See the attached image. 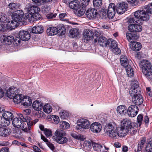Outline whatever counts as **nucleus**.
<instances>
[{
    "instance_id": "1",
    "label": "nucleus",
    "mask_w": 152,
    "mask_h": 152,
    "mask_svg": "<svg viewBox=\"0 0 152 152\" xmlns=\"http://www.w3.org/2000/svg\"><path fill=\"white\" fill-rule=\"evenodd\" d=\"M19 117L13 119L12 121L13 126L17 128L23 129V131L28 132L31 130V125H32L31 118L28 116H24L20 114Z\"/></svg>"
},
{
    "instance_id": "2",
    "label": "nucleus",
    "mask_w": 152,
    "mask_h": 152,
    "mask_svg": "<svg viewBox=\"0 0 152 152\" xmlns=\"http://www.w3.org/2000/svg\"><path fill=\"white\" fill-rule=\"evenodd\" d=\"M104 129L105 132L108 134L109 136L111 137L116 139L119 136V129L118 130L116 124L114 122L106 124Z\"/></svg>"
},
{
    "instance_id": "3",
    "label": "nucleus",
    "mask_w": 152,
    "mask_h": 152,
    "mask_svg": "<svg viewBox=\"0 0 152 152\" xmlns=\"http://www.w3.org/2000/svg\"><path fill=\"white\" fill-rule=\"evenodd\" d=\"M132 126L130 120L127 118L123 119L121 121V127L118 128V130L119 129V137H123L126 136Z\"/></svg>"
},
{
    "instance_id": "4",
    "label": "nucleus",
    "mask_w": 152,
    "mask_h": 152,
    "mask_svg": "<svg viewBox=\"0 0 152 152\" xmlns=\"http://www.w3.org/2000/svg\"><path fill=\"white\" fill-rule=\"evenodd\" d=\"M66 133L62 130L57 129L54 133L53 138L57 142L60 144H66L68 141V139L65 137Z\"/></svg>"
},
{
    "instance_id": "5",
    "label": "nucleus",
    "mask_w": 152,
    "mask_h": 152,
    "mask_svg": "<svg viewBox=\"0 0 152 152\" xmlns=\"http://www.w3.org/2000/svg\"><path fill=\"white\" fill-rule=\"evenodd\" d=\"M140 67L142 69L143 74L147 77H149L152 75L151 65L150 63L147 60H143L139 63Z\"/></svg>"
},
{
    "instance_id": "6",
    "label": "nucleus",
    "mask_w": 152,
    "mask_h": 152,
    "mask_svg": "<svg viewBox=\"0 0 152 152\" xmlns=\"http://www.w3.org/2000/svg\"><path fill=\"white\" fill-rule=\"evenodd\" d=\"M14 102L15 103H20L22 105L25 106H29L32 103V100L28 96H24L22 94L18 95L14 99Z\"/></svg>"
},
{
    "instance_id": "7",
    "label": "nucleus",
    "mask_w": 152,
    "mask_h": 152,
    "mask_svg": "<svg viewBox=\"0 0 152 152\" xmlns=\"http://www.w3.org/2000/svg\"><path fill=\"white\" fill-rule=\"evenodd\" d=\"M66 32L65 27L61 26H59L57 28L51 27L48 28L47 30V34L49 36H53L59 33L61 35L64 34Z\"/></svg>"
},
{
    "instance_id": "8",
    "label": "nucleus",
    "mask_w": 152,
    "mask_h": 152,
    "mask_svg": "<svg viewBox=\"0 0 152 152\" xmlns=\"http://www.w3.org/2000/svg\"><path fill=\"white\" fill-rule=\"evenodd\" d=\"M120 62L122 66L126 68V70L128 76L130 77L134 75V72L132 67L129 64L128 59L127 57L124 55L121 56Z\"/></svg>"
},
{
    "instance_id": "9",
    "label": "nucleus",
    "mask_w": 152,
    "mask_h": 152,
    "mask_svg": "<svg viewBox=\"0 0 152 152\" xmlns=\"http://www.w3.org/2000/svg\"><path fill=\"white\" fill-rule=\"evenodd\" d=\"M135 18L139 21V20L146 21L149 18L148 14L145 10H139L134 12Z\"/></svg>"
},
{
    "instance_id": "10",
    "label": "nucleus",
    "mask_w": 152,
    "mask_h": 152,
    "mask_svg": "<svg viewBox=\"0 0 152 152\" xmlns=\"http://www.w3.org/2000/svg\"><path fill=\"white\" fill-rule=\"evenodd\" d=\"M131 87L129 90V93L131 96H134L140 95V88L139 86L138 82L135 80H132Z\"/></svg>"
},
{
    "instance_id": "11",
    "label": "nucleus",
    "mask_w": 152,
    "mask_h": 152,
    "mask_svg": "<svg viewBox=\"0 0 152 152\" xmlns=\"http://www.w3.org/2000/svg\"><path fill=\"white\" fill-rule=\"evenodd\" d=\"M23 12L22 10H17L15 13L12 15V18L15 22L18 24H23V21L22 19V16Z\"/></svg>"
},
{
    "instance_id": "12",
    "label": "nucleus",
    "mask_w": 152,
    "mask_h": 152,
    "mask_svg": "<svg viewBox=\"0 0 152 152\" xmlns=\"http://www.w3.org/2000/svg\"><path fill=\"white\" fill-rule=\"evenodd\" d=\"M138 110V107L137 106L132 105L128 107L127 110V114L129 116L134 117L137 114Z\"/></svg>"
},
{
    "instance_id": "13",
    "label": "nucleus",
    "mask_w": 152,
    "mask_h": 152,
    "mask_svg": "<svg viewBox=\"0 0 152 152\" xmlns=\"http://www.w3.org/2000/svg\"><path fill=\"white\" fill-rule=\"evenodd\" d=\"M90 124L89 120L85 118L80 119L77 121V126L81 129H88L90 127Z\"/></svg>"
},
{
    "instance_id": "14",
    "label": "nucleus",
    "mask_w": 152,
    "mask_h": 152,
    "mask_svg": "<svg viewBox=\"0 0 152 152\" xmlns=\"http://www.w3.org/2000/svg\"><path fill=\"white\" fill-rule=\"evenodd\" d=\"M19 91L16 88L12 87L9 88L7 91V96L10 99H12L14 101V99L19 94Z\"/></svg>"
},
{
    "instance_id": "15",
    "label": "nucleus",
    "mask_w": 152,
    "mask_h": 152,
    "mask_svg": "<svg viewBox=\"0 0 152 152\" xmlns=\"http://www.w3.org/2000/svg\"><path fill=\"white\" fill-rule=\"evenodd\" d=\"M128 4L125 2L118 3L116 5V11L119 14H122L127 10Z\"/></svg>"
},
{
    "instance_id": "16",
    "label": "nucleus",
    "mask_w": 152,
    "mask_h": 152,
    "mask_svg": "<svg viewBox=\"0 0 152 152\" xmlns=\"http://www.w3.org/2000/svg\"><path fill=\"white\" fill-rule=\"evenodd\" d=\"M115 6L113 3H110L108 7L107 15L109 19H112L114 17L116 12Z\"/></svg>"
},
{
    "instance_id": "17",
    "label": "nucleus",
    "mask_w": 152,
    "mask_h": 152,
    "mask_svg": "<svg viewBox=\"0 0 152 152\" xmlns=\"http://www.w3.org/2000/svg\"><path fill=\"white\" fill-rule=\"evenodd\" d=\"M14 40V37L12 36H6L4 35H2L0 38V41L1 43L7 45H11Z\"/></svg>"
},
{
    "instance_id": "18",
    "label": "nucleus",
    "mask_w": 152,
    "mask_h": 152,
    "mask_svg": "<svg viewBox=\"0 0 152 152\" xmlns=\"http://www.w3.org/2000/svg\"><path fill=\"white\" fill-rule=\"evenodd\" d=\"M90 127L91 130L94 133L100 132L102 129L101 124L97 122L92 123L90 126Z\"/></svg>"
},
{
    "instance_id": "19",
    "label": "nucleus",
    "mask_w": 152,
    "mask_h": 152,
    "mask_svg": "<svg viewBox=\"0 0 152 152\" xmlns=\"http://www.w3.org/2000/svg\"><path fill=\"white\" fill-rule=\"evenodd\" d=\"M19 38L23 41H27L30 38V34L27 31L24 30H21L19 33Z\"/></svg>"
},
{
    "instance_id": "20",
    "label": "nucleus",
    "mask_w": 152,
    "mask_h": 152,
    "mask_svg": "<svg viewBox=\"0 0 152 152\" xmlns=\"http://www.w3.org/2000/svg\"><path fill=\"white\" fill-rule=\"evenodd\" d=\"M86 14V17L90 19L94 18L97 14V11L93 8H89L87 10Z\"/></svg>"
},
{
    "instance_id": "21",
    "label": "nucleus",
    "mask_w": 152,
    "mask_h": 152,
    "mask_svg": "<svg viewBox=\"0 0 152 152\" xmlns=\"http://www.w3.org/2000/svg\"><path fill=\"white\" fill-rule=\"evenodd\" d=\"M132 97L133 103L137 105L141 104L143 102V99L141 95L131 96Z\"/></svg>"
},
{
    "instance_id": "22",
    "label": "nucleus",
    "mask_w": 152,
    "mask_h": 152,
    "mask_svg": "<svg viewBox=\"0 0 152 152\" xmlns=\"http://www.w3.org/2000/svg\"><path fill=\"white\" fill-rule=\"evenodd\" d=\"M128 29L129 31H131L137 33V32H140L142 30V27L140 25L133 24L129 25L128 27Z\"/></svg>"
},
{
    "instance_id": "23",
    "label": "nucleus",
    "mask_w": 152,
    "mask_h": 152,
    "mask_svg": "<svg viewBox=\"0 0 152 152\" xmlns=\"http://www.w3.org/2000/svg\"><path fill=\"white\" fill-rule=\"evenodd\" d=\"M126 35L127 39L129 41L131 40L137 39L139 37V35L137 33L131 31L127 32Z\"/></svg>"
},
{
    "instance_id": "24",
    "label": "nucleus",
    "mask_w": 152,
    "mask_h": 152,
    "mask_svg": "<svg viewBox=\"0 0 152 152\" xmlns=\"http://www.w3.org/2000/svg\"><path fill=\"white\" fill-rule=\"evenodd\" d=\"M111 39H107L104 37H100L98 40V42L99 44L102 46H106L109 45Z\"/></svg>"
},
{
    "instance_id": "25",
    "label": "nucleus",
    "mask_w": 152,
    "mask_h": 152,
    "mask_svg": "<svg viewBox=\"0 0 152 152\" xmlns=\"http://www.w3.org/2000/svg\"><path fill=\"white\" fill-rule=\"evenodd\" d=\"M40 8L38 7L30 5L28 8V13L30 14H34L39 12Z\"/></svg>"
},
{
    "instance_id": "26",
    "label": "nucleus",
    "mask_w": 152,
    "mask_h": 152,
    "mask_svg": "<svg viewBox=\"0 0 152 152\" xmlns=\"http://www.w3.org/2000/svg\"><path fill=\"white\" fill-rule=\"evenodd\" d=\"M131 48L133 50L137 51L141 49V45L139 42L134 41L132 42L131 41Z\"/></svg>"
},
{
    "instance_id": "27",
    "label": "nucleus",
    "mask_w": 152,
    "mask_h": 152,
    "mask_svg": "<svg viewBox=\"0 0 152 152\" xmlns=\"http://www.w3.org/2000/svg\"><path fill=\"white\" fill-rule=\"evenodd\" d=\"M11 132L10 129H6L5 128H0V136L6 137L11 133Z\"/></svg>"
},
{
    "instance_id": "28",
    "label": "nucleus",
    "mask_w": 152,
    "mask_h": 152,
    "mask_svg": "<svg viewBox=\"0 0 152 152\" xmlns=\"http://www.w3.org/2000/svg\"><path fill=\"white\" fill-rule=\"evenodd\" d=\"M83 35L85 39L88 40L91 39L93 37L94 32L91 30L86 29L85 30Z\"/></svg>"
},
{
    "instance_id": "29",
    "label": "nucleus",
    "mask_w": 152,
    "mask_h": 152,
    "mask_svg": "<svg viewBox=\"0 0 152 152\" xmlns=\"http://www.w3.org/2000/svg\"><path fill=\"white\" fill-rule=\"evenodd\" d=\"M117 113L121 115H124L126 113H127L126 108L123 105L118 106L117 108Z\"/></svg>"
},
{
    "instance_id": "30",
    "label": "nucleus",
    "mask_w": 152,
    "mask_h": 152,
    "mask_svg": "<svg viewBox=\"0 0 152 152\" xmlns=\"http://www.w3.org/2000/svg\"><path fill=\"white\" fill-rule=\"evenodd\" d=\"M44 28L41 26H35L32 29L31 31L33 33L35 34H41L43 32Z\"/></svg>"
},
{
    "instance_id": "31",
    "label": "nucleus",
    "mask_w": 152,
    "mask_h": 152,
    "mask_svg": "<svg viewBox=\"0 0 152 152\" xmlns=\"http://www.w3.org/2000/svg\"><path fill=\"white\" fill-rule=\"evenodd\" d=\"M3 118L5 119H7L11 121L12 120L14 117L13 114L10 112L9 111H5L2 114Z\"/></svg>"
},
{
    "instance_id": "32",
    "label": "nucleus",
    "mask_w": 152,
    "mask_h": 152,
    "mask_svg": "<svg viewBox=\"0 0 152 152\" xmlns=\"http://www.w3.org/2000/svg\"><path fill=\"white\" fill-rule=\"evenodd\" d=\"M145 138H142L138 143L137 149L135 150V152H136V151H141L144 147V144L145 143Z\"/></svg>"
},
{
    "instance_id": "33",
    "label": "nucleus",
    "mask_w": 152,
    "mask_h": 152,
    "mask_svg": "<svg viewBox=\"0 0 152 152\" xmlns=\"http://www.w3.org/2000/svg\"><path fill=\"white\" fill-rule=\"evenodd\" d=\"M32 106L33 109L37 111L41 110L42 107V103L37 101H34Z\"/></svg>"
},
{
    "instance_id": "34",
    "label": "nucleus",
    "mask_w": 152,
    "mask_h": 152,
    "mask_svg": "<svg viewBox=\"0 0 152 152\" xmlns=\"http://www.w3.org/2000/svg\"><path fill=\"white\" fill-rule=\"evenodd\" d=\"M18 4L14 3H10L8 6V7L10 9V12H12L15 11L16 12V10H17L18 8Z\"/></svg>"
},
{
    "instance_id": "35",
    "label": "nucleus",
    "mask_w": 152,
    "mask_h": 152,
    "mask_svg": "<svg viewBox=\"0 0 152 152\" xmlns=\"http://www.w3.org/2000/svg\"><path fill=\"white\" fill-rule=\"evenodd\" d=\"M7 22L6 26L9 29H14L17 27V23L13 20L10 21L8 20Z\"/></svg>"
},
{
    "instance_id": "36",
    "label": "nucleus",
    "mask_w": 152,
    "mask_h": 152,
    "mask_svg": "<svg viewBox=\"0 0 152 152\" xmlns=\"http://www.w3.org/2000/svg\"><path fill=\"white\" fill-rule=\"evenodd\" d=\"M52 107L49 104H47L44 105L43 107V111L46 113H49L52 111Z\"/></svg>"
},
{
    "instance_id": "37",
    "label": "nucleus",
    "mask_w": 152,
    "mask_h": 152,
    "mask_svg": "<svg viewBox=\"0 0 152 152\" xmlns=\"http://www.w3.org/2000/svg\"><path fill=\"white\" fill-rule=\"evenodd\" d=\"M76 14L79 17L82 16L85 13L86 9L84 7H80L78 8L76 10Z\"/></svg>"
},
{
    "instance_id": "38",
    "label": "nucleus",
    "mask_w": 152,
    "mask_h": 152,
    "mask_svg": "<svg viewBox=\"0 0 152 152\" xmlns=\"http://www.w3.org/2000/svg\"><path fill=\"white\" fill-rule=\"evenodd\" d=\"M69 32V36L71 38H73L77 37L79 34L78 30L76 28H73L71 29Z\"/></svg>"
},
{
    "instance_id": "39",
    "label": "nucleus",
    "mask_w": 152,
    "mask_h": 152,
    "mask_svg": "<svg viewBox=\"0 0 152 152\" xmlns=\"http://www.w3.org/2000/svg\"><path fill=\"white\" fill-rule=\"evenodd\" d=\"M8 20V18L6 16V15L2 12H0V22L6 23Z\"/></svg>"
},
{
    "instance_id": "40",
    "label": "nucleus",
    "mask_w": 152,
    "mask_h": 152,
    "mask_svg": "<svg viewBox=\"0 0 152 152\" xmlns=\"http://www.w3.org/2000/svg\"><path fill=\"white\" fill-rule=\"evenodd\" d=\"M69 7L72 9L76 10L79 7V5L76 1H72L69 4Z\"/></svg>"
},
{
    "instance_id": "41",
    "label": "nucleus",
    "mask_w": 152,
    "mask_h": 152,
    "mask_svg": "<svg viewBox=\"0 0 152 152\" xmlns=\"http://www.w3.org/2000/svg\"><path fill=\"white\" fill-rule=\"evenodd\" d=\"M93 4L94 7L99 8L102 4V0H93Z\"/></svg>"
},
{
    "instance_id": "42",
    "label": "nucleus",
    "mask_w": 152,
    "mask_h": 152,
    "mask_svg": "<svg viewBox=\"0 0 152 152\" xmlns=\"http://www.w3.org/2000/svg\"><path fill=\"white\" fill-rule=\"evenodd\" d=\"M69 124L67 122L64 121L60 123V127L63 129H67L69 128Z\"/></svg>"
},
{
    "instance_id": "43",
    "label": "nucleus",
    "mask_w": 152,
    "mask_h": 152,
    "mask_svg": "<svg viewBox=\"0 0 152 152\" xmlns=\"http://www.w3.org/2000/svg\"><path fill=\"white\" fill-rule=\"evenodd\" d=\"M10 120L7 119H5V118H1V124L2 126L5 127L9 125L10 123Z\"/></svg>"
},
{
    "instance_id": "44",
    "label": "nucleus",
    "mask_w": 152,
    "mask_h": 152,
    "mask_svg": "<svg viewBox=\"0 0 152 152\" xmlns=\"http://www.w3.org/2000/svg\"><path fill=\"white\" fill-rule=\"evenodd\" d=\"M110 39L111 41H110V44L109 45H110V47L112 50L117 48L118 47V44L116 41L113 40L111 39Z\"/></svg>"
},
{
    "instance_id": "45",
    "label": "nucleus",
    "mask_w": 152,
    "mask_h": 152,
    "mask_svg": "<svg viewBox=\"0 0 152 152\" xmlns=\"http://www.w3.org/2000/svg\"><path fill=\"white\" fill-rule=\"evenodd\" d=\"M145 150L147 152H152V142L147 144Z\"/></svg>"
},
{
    "instance_id": "46",
    "label": "nucleus",
    "mask_w": 152,
    "mask_h": 152,
    "mask_svg": "<svg viewBox=\"0 0 152 152\" xmlns=\"http://www.w3.org/2000/svg\"><path fill=\"white\" fill-rule=\"evenodd\" d=\"M145 11L148 14H152V3L149 4L146 6Z\"/></svg>"
},
{
    "instance_id": "47",
    "label": "nucleus",
    "mask_w": 152,
    "mask_h": 152,
    "mask_svg": "<svg viewBox=\"0 0 152 152\" xmlns=\"http://www.w3.org/2000/svg\"><path fill=\"white\" fill-rule=\"evenodd\" d=\"M61 117V118L65 119L66 117L69 115V113L66 111L62 110L59 113Z\"/></svg>"
},
{
    "instance_id": "48",
    "label": "nucleus",
    "mask_w": 152,
    "mask_h": 152,
    "mask_svg": "<svg viewBox=\"0 0 152 152\" xmlns=\"http://www.w3.org/2000/svg\"><path fill=\"white\" fill-rule=\"evenodd\" d=\"M44 133L47 137L51 136L52 135V132L51 130L49 129H45L44 130Z\"/></svg>"
},
{
    "instance_id": "49",
    "label": "nucleus",
    "mask_w": 152,
    "mask_h": 152,
    "mask_svg": "<svg viewBox=\"0 0 152 152\" xmlns=\"http://www.w3.org/2000/svg\"><path fill=\"white\" fill-rule=\"evenodd\" d=\"M32 1L38 6H40L43 4L44 3L43 0H32Z\"/></svg>"
},
{
    "instance_id": "50",
    "label": "nucleus",
    "mask_w": 152,
    "mask_h": 152,
    "mask_svg": "<svg viewBox=\"0 0 152 152\" xmlns=\"http://www.w3.org/2000/svg\"><path fill=\"white\" fill-rule=\"evenodd\" d=\"M90 1V0H80V2L83 7L87 6Z\"/></svg>"
},
{
    "instance_id": "51",
    "label": "nucleus",
    "mask_w": 152,
    "mask_h": 152,
    "mask_svg": "<svg viewBox=\"0 0 152 152\" xmlns=\"http://www.w3.org/2000/svg\"><path fill=\"white\" fill-rule=\"evenodd\" d=\"M128 3L133 6L137 5V0H127Z\"/></svg>"
},
{
    "instance_id": "52",
    "label": "nucleus",
    "mask_w": 152,
    "mask_h": 152,
    "mask_svg": "<svg viewBox=\"0 0 152 152\" xmlns=\"http://www.w3.org/2000/svg\"><path fill=\"white\" fill-rule=\"evenodd\" d=\"M59 18L60 20H64L66 21L67 19L66 18V15L65 13H61L59 15Z\"/></svg>"
},
{
    "instance_id": "53",
    "label": "nucleus",
    "mask_w": 152,
    "mask_h": 152,
    "mask_svg": "<svg viewBox=\"0 0 152 152\" xmlns=\"http://www.w3.org/2000/svg\"><path fill=\"white\" fill-rule=\"evenodd\" d=\"M112 51L116 55L120 54L121 53V50L118 47L113 49H112Z\"/></svg>"
},
{
    "instance_id": "54",
    "label": "nucleus",
    "mask_w": 152,
    "mask_h": 152,
    "mask_svg": "<svg viewBox=\"0 0 152 152\" xmlns=\"http://www.w3.org/2000/svg\"><path fill=\"white\" fill-rule=\"evenodd\" d=\"M136 130L132 126L129 129L128 133H129L131 134H134L136 133Z\"/></svg>"
},
{
    "instance_id": "55",
    "label": "nucleus",
    "mask_w": 152,
    "mask_h": 152,
    "mask_svg": "<svg viewBox=\"0 0 152 152\" xmlns=\"http://www.w3.org/2000/svg\"><path fill=\"white\" fill-rule=\"evenodd\" d=\"M92 145L93 146L94 148H97L100 150H101V149L102 148V145L98 143H95L94 142L92 143Z\"/></svg>"
},
{
    "instance_id": "56",
    "label": "nucleus",
    "mask_w": 152,
    "mask_h": 152,
    "mask_svg": "<svg viewBox=\"0 0 152 152\" xmlns=\"http://www.w3.org/2000/svg\"><path fill=\"white\" fill-rule=\"evenodd\" d=\"M57 15L56 13L53 14L52 13H49L47 15L46 17L48 19L54 18Z\"/></svg>"
},
{
    "instance_id": "57",
    "label": "nucleus",
    "mask_w": 152,
    "mask_h": 152,
    "mask_svg": "<svg viewBox=\"0 0 152 152\" xmlns=\"http://www.w3.org/2000/svg\"><path fill=\"white\" fill-rule=\"evenodd\" d=\"M128 23H138V21L136 19L134 18H130L127 21Z\"/></svg>"
},
{
    "instance_id": "58",
    "label": "nucleus",
    "mask_w": 152,
    "mask_h": 152,
    "mask_svg": "<svg viewBox=\"0 0 152 152\" xmlns=\"http://www.w3.org/2000/svg\"><path fill=\"white\" fill-rule=\"evenodd\" d=\"M143 119V115L142 114H140L137 117V122L140 124V125L141 124Z\"/></svg>"
},
{
    "instance_id": "59",
    "label": "nucleus",
    "mask_w": 152,
    "mask_h": 152,
    "mask_svg": "<svg viewBox=\"0 0 152 152\" xmlns=\"http://www.w3.org/2000/svg\"><path fill=\"white\" fill-rule=\"evenodd\" d=\"M46 144L53 151L55 149V147L49 141Z\"/></svg>"
},
{
    "instance_id": "60",
    "label": "nucleus",
    "mask_w": 152,
    "mask_h": 152,
    "mask_svg": "<svg viewBox=\"0 0 152 152\" xmlns=\"http://www.w3.org/2000/svg\"><path fill=\"white\" fill-rule=\"evenodd\" d=\"M34 14V18L37 20H40L41 18V16L40 14L38 13H37Z\"/></svg>"
},
{
    "instance_id": "61",
    "label": "nucleus",
    "mask_w": 152,
    "mask_h": 152,
    "mask_svg": "<svg viewBox=\"0 0 152 152\" xmlns=\"http://www.w3.org/2000/svg\"><path fill=\"white\" fill-rule=\"evenodd\" d=\"M53 120L55 124H57L59 122V118L56 115H54L53 117Z\"/></svg>"
},
{
    "instance_id": "62",
    "label": "nucleus",
    "mask_w": 152,
    "mask_h": 152,
    "mask_svg": "<svg viewBox=\"0 0 152 152\" xmlns=\"http://www.w3.org/2000/svg\"><path fill=\"white\" fill-rule=\"evenodd\" d=\"M0 152H9V148L7 147L3 148L0 151Z\"/></svg>"
},
{
    "instance_id": "63",
    "label": "nucleus",
    "mask_w": 152,
    "mask_h": 152,
    "mask_svg": "<svg viewBox=\"0 0 152 152\" xmlns=\"http://www.w3.org/2000/svg\"><path fill=\"white\" fill-rule=\"evenodd\" d=\"M33 148L35 152H40V150L39 148L36 146L34 145L33 146Z\"/></svg>"
},
{
    "instance_id": "64",
    "label": "nucleus",
    "mask_w": 152,
    "mask_h": 152,
    "mask_svg": "<svg viewBox=\"0 0 152 152\" xmlns=\"http://www.w3.org/2000/svg\"><path fill=\"white\" fill-rule=\"evenodd\" d=\"M21 39H20L18 38V39H15V44H17V45H19L20 44V42H21Z\"/></svg>"
}]
</instances>
